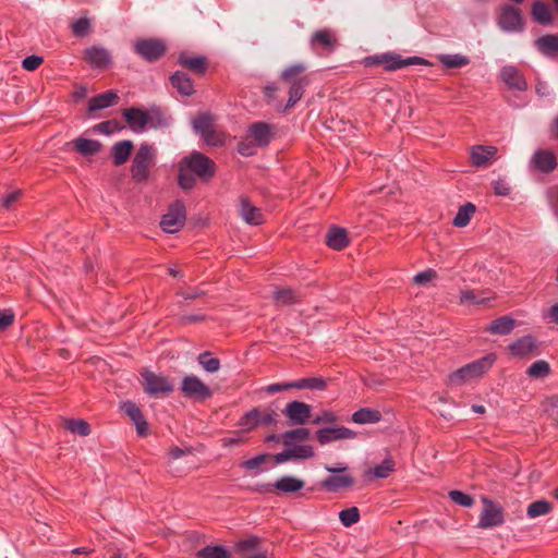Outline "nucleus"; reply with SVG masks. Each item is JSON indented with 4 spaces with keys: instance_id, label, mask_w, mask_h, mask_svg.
I'll return each mask as SVG.
<instances>
[{
    "instance_id": "obj_1",
    "label": "nucleus",
    "mask_w": 558,
    "mask_h": 558,
    "mask_svg": "<svg viewBox=\"0 0 558 558\" xmlns=\"http://www.w3.org/2000/svg\"><path fill=\"white\" fill-rule=\"evenodd\" d=\"M307 66L304 63H294L284 68L280 74V80L289 85L288 102L276 105L278 110L287 111L293 108L303 97L306 87L310 85L311 78L306 74Z\"/></svg>"
},
{
    "instance_id": "obj_2",
    "label": "nucleus",
    "mask_w": 558,
    "mask_h": 558,
    "mask_svg": "<svg viewBox=\"0 0 558 558\" xmlns=\"http://www.w3.org/2000/svg\"><path fill=\"white\" fill-rule=\"evenodd\" d=\"M365 66L383 65L386 71H396L410 65H428L429 62L421 57L402 58L401 54L387 52L368 56L363 61Z\"/></svg>"
},
{
    "instance_id": "obj_3",
    "label": "nucleus",
    "mask_w": 558,
    "mask_h": 558,
    "mask_svg": "<svg viewBox=\"0 0 558 558\" xmlns=\"http://www.w3.org/2000/svg\"><path fill=\"white\" fill-rule=\"evenodd\" d=\"M156 150L153 145L142 143L131 166V177L134 182L142 183L148 180L149 171L155 166Z\"/></svg>"
},
{
    "instance_id": "obj_4",
    "label": "nucleus",
    "mask_w": 558,
    "mask_h": 558,
    "mask_svg": "<svg viewBox=\"0 0 558 558\" xmlns=\"http://www.w3.org/2000/svg\"><path fill=\"white\" fill-rule=\"evenodd\" d=\"M194 131L201 135L208 146L225 145V134L215 128V118L210 113H199L192 121Z\"/></svg>"
},
{
    "instance_id": "obj_5",
    "label": "nucleus",
    "mask_w": 558,
    "mask_h": 558,
    "mask_svg": "<svg viewBox=\"0 0 558 558\" xmlns=\"http://www.w3.org/2000/svg\"><path fill=\"white\" fill-rule=\"evenodd\" d=\"M496 359L495 353H489L486 356L461 367L450 376L451 383L454 385H461L468 380L481 377L493 366Z\"/></svg>"
},
{
    "instance_id": "obj_6",
    "label": "nucleus",
    "mask_w": 558,
    "mask_h": 558,
    "mask_svg": "<svg viewBox=\"0 0 558 558\" xmlns=\"http://www.w3.org/2000/svg\"><path fill=\"white\" fill-rule=\"evenodd\" d=\"M191 173L201 178L202 180H209L216 173L215 162L199 151H193L190 156L184 157L180 161Z\"/></svg>"
},
{
    "instance_id": "obj_7",
    "label": "nucleus",
    "mask_w": 558,
    "mask_h": 558,
    "mask_svg": "<svg viewBox=\"0 0 558 558\" xmlns=\"http://www.w3.org/2000/svg\"><path fill=\"white\" fill-rule=\"evenodd\" d=\"M186 220V209L182 201L170 204L168 211L161 217L160 227L167 233L179 232Z\"/></svg>"
},
{
    "instance_id": "obj_8",
    "label": "nucleus",
    "mask_w": 558,
    "mask_h": 558,
    "mask_svg": "<svg viewBox=\"0 0 558 558\" xmlns=\"http://www.w3.org/2000/svg\"><path fill=\"white\" fill-rule=\"evenodd\" d=\"M497 23L502 31L508 33H520L525 26L521 9L510 4L500 8Z\"/></svg>"
},
{
    "instance_id": "obj_9",
    "label": "nucleus",
    "mask_w": 558,
    "mask_h": 558,
    "mask_svg": "<svg viewBox=\"0 0 558 558\" xmlns=\"http://www.w3.org/2000/svg\"><path fill=\"white\" fill-rule=\"evenodd\" d=\"M311 49L319 56L332 53L339 46L338 38L333 31L322 28L315 31L310 38Z\"/></svg>"
},
{
    "instance_id": "obj_10",
    "label": "nucleus",
    "mask_w": 558,
    "mask_h": 558,
    "mask_svg": "<svg viewBox=\"0 0 558 558\" xmlns=\"http://www.w3.org/2000/svg\"><path fill=\"white\" fill-rule=\"evenodd\" d=\"M325 470L337 475L328 476L322 482V486L328 492H337L341 488L353 486L354 478L347 474L348 465L345 463H337L336 466L325 465Z\"/></svg>"
},
{
    "instance_id": "obj_11",
    "label": "nucleus",
    "mask_w": 558,
    "mask_h": 558,
    "mask_svg": "<svg viewBox=\"0 0 558 558\" xmlns=\"http://www.w3.org/2000/svg\"><path fill=\"white\" fill-rule=\"evenodd\" d=\"M134 51L145 61L155 62L165 56L167 46L161 39L146 38L134 44Z\"/></svg>"
},
{
    "instance_id": "obj_12",
    "label": "nucleus",
    "mask_w": 558,
    "mask_h": 558,
    "mask_svg": "<svg viewBox=\"0 0 558 558\" xmlns=\"http://www.w3.org/2000/svg\"><path fill=\"white\" fill-rule=\"evenodd\" d=\"M142 378L144 391L150 396H167L173 391V385L162 375L145 371Z\"/></svg>"
},
{
    "instance_id": "obj_13",
    "label": "nucleus",
    "mask_w": 558,
    "mask_h": 558,
    "mask_svg": "<svg viewBox=\"0 0 558 558\" xmlns=\"http://www.w3.org/2000/svg\"><path fill=\"white\" fill-rule=\"evenodd\" d=\"M558 166L556 154L551 149L539 148L536 149L530 161L529 169L544 174H549Z\"/></svg>"
},
{
    "instance_id": "obj_14",
    "label": "nucleus",
    "mask_w": 558,
    "mask_h": 558,
    "mask_svg": "<svg viewBox=\"0 0 558 558\" xmlns=\"http://www.w3.org/2000/svg\"><path fill=\"white\" fill-rule=\"evenodd\" d=\"M509 353L514 359H531L539 354L538 342L533 336H523L511 342Z\"/></svg>"
},
{
    "instance_id": "obj_15",
    "label": "nucleus",
    "mask_w": 558,
    "mask_h": 558,
    "mask_svg": "<svg viewBox=\"0 0 558 558\" xmlns=\"http://www.w3.org/2000/svg\"><path fill=\"white\" fill-rule=\"evenodd\" d=\"M182 393L190 399L205 400L213 396L210 388L195 375H187L182 379Z\"/></svg>"
},
{
    "instance_id": "obj_16",
    "label": "nucleus",
    "mask_w": 558,
    "mask_h": 558,
    "mask_svg": "<svg viewBox=\"0 0 558 558\" xmlns=\"http://www.w3.org/2000/svg\"><path fill=\"white\" fill-rule=\"evenodd\" d=\"M483 504L484 507L477 526L481 529H489L502 524L504 514L501 507L486 497H483Z\"/></svg>"
},
{
    "instance_id": "obj_17",
    "label": "nucleus",
    "mask_w": 558,
    "mask_h": 558,
    "mask_svg": "<svg viewBox=\"0 0 558 558\" xmlns=\"http://www.w3.org/2000/svg\"><path fill=\"white\" fill-rule=\"evenodd\" d=\"M277 416L274 410L259 411L258 409H253L241 418L240 425L247 430L253 429L259 424L269 426L277 422Z\"/></svg>"
},
{
    "instance_id": "obj_18",
    "label": "nucleus",
    "mask_w": 558,
    "mask_h": 558,
    "mask_svg": "<svg viewBox=\"0 0 558 558\" xmlns=\"http://www.w3.org/2000/svg\"><path fill=\"white\" fill-rule=\"evenodd\" d=\"M499 76L509 89L525 92L529 87L523 73L514 65L502 66Z\"/></svg>"
},
{
    "instance_id": "obj_19",
    "label": "nucleus",
    "mask_w": 558,
    "mask_h": 558,
    "mask_svg": "<svg viewBox=\"0 0 558 558\" xmlns=\"http://www.w3.org/2000/svg\"><path fill=\"white\" fill-rule=\"evenodd\" d=\"M311 411L310 404L301 401H291L286 405L283 413L291 424L304 425L312 416Z\"/></svg>"
},
{
    "instance_id": "obj_20",
    "label": "nucleus",
    "mask_w": 558,
    "mask_h": 558,
    "mask_svg": "<svg viewBox=\"0 0 558 558\" xmlns=\"http://www.w3.org/2000/svg\"><path fill=\"white\" fill-rule=\"evenodd\" d=\"M498 149L492 145H475L471 147L470 157L472 166L486 168L497 159Z\"/></svg>"
},
{
    "instance_id": "obj_21",
    "label": "nucleus",
    "mask_w": 558,
    "mask_h": 558,
    "mask_svg": "<svg viewBox=\"0 0 558 558\" xmlns=\"http://www.w3.org/2000/svg\"><path fill=\"white\" fill-rule=\"evenodd\" d=\"M495 300L489 290L465 289L460 292V303L468 306H483L485 308Z\"/></svg>"
},
{
    "instance_id": "obj_22",
    "label": "nucleus",
    "mask_w": 558,
    "mask_h": 558,
    "mask_svg": "<svg viewBox=\"0 0 558 558\" xmlns=\"http://www.w3.org/2000/svg\"><path fill=\"white\" fill-rule=\"evenodd\" d=\"M85 60L97 69H107L112 61L111 53L108 49L100 46H92L84 51Z\"/></svg>"
},
{
    "instance_id": "obj_23",
    "label": "nucleus",
    "mask_w": 558,
    "mask_h": 558,
    "mask_svg": "<svg viewBox=\"0 0 558 558\" xmlns=\"http://www.w3.org/2000/svg\"><path fill=\"white\" fill-rule=\"evenodd\" d=\"M146 111L136 107H130L122 111V117L134 133H143L148 125Z\"/></svg>"
},
{
    "instance_id": "obj_24",
    "label": "nucleus",
    "mask_w": 558,
    "mask_h": 558,
    "mask_svg": "<svg viewBox=\"0 0 558 558\" xmlns=\"http://www.w3.org/2000/svg\"><path fill=\"white\" fill-rule=\"evenodd\" d=\"M178 63L197 75H204L208 69V60L205 56H190L186 52L180 53Z\"/></svg>"
},
{
    "instance_id": "obj_25",
    "label": "nucleus",
    "mask_w": 558,
    "mask_h": 558,
    "mask_svg": "<svg viewBox=\"0 0 558 558\" xmlns=\"http://www.w3.org/2000/svg\"><path fill=\"white\" fill-rule=\"evenodd\" d=\"M535 49L546 58L558 56V35L547 34L538 37L533 43Z\"/></svg>"
},
{
    "instance_id": "obj_26",
    "label": "nucleus",
    "mask_w": 558,
    "mask_h": 558,
    "mask_svg": "<svg viewBox=\"0 0 558 558\" xmlns=\"http://www.w3.org/2000/svg\"><path fill=\"white\" fill-rule=\"evenodd\" d=\"M121 410L132 420V422L136 426V430L141 436H145L148 430V425L146 420L144 418L142 411L140 408L131 402L126 401L121 404Z\"/></svg>"
},
{
    "instance_id": "obj_27",
    "label": "nucleus",
    "mask_w": 558,
    "mask_h": 558,
    "mask_svg": "<svg viewBox=\"0 0 558 558\" xmlns=\"http://www.w3.org/2000/svg\"><path fill=\"white\" fill-rule=\"evenodd\" d=\"M248 135L255 141L256 145L267 146L272 138L271 126L265 122L253 123L248 128Z\"/></svg>"
},
{
    "instance_id": "obj_28",
    "label": "nucleus",
    "mask_w": 558,
    "mask_h": 558,
    "mask_svg": "<svg viewBox=\"0 0 558 558\" xmlns=\"http://www.w3.org/2000/svg\"><path fill=\"white\" fill-rule=\"evenodd\" d=\"M531 15L533 21L539 25H551L554 23L549 5L542 0H536L532 3Z\"/></svg>"
},
{
    "instance_id": "obj_29",
    "label": "nucleus",
    "mask_w": 558,
    "mask_h": 558,
    "mask_svg": "<svg viewBox=\"0 0 558 558\" xmlns=\"http://www.w3.org/2000/svg\"><path fill=\"white\" fill-rule=\"evenodd\" d=\"M326 244L336 251H341L349 244L347 230L340 227H331L326 235Z\"/></svg>"
},
{
    "instance_id": "obj_30",
    "label": "nucleus",
    "mask_w": 558,
    "mask_h": 558,
    "mask_svg": "<svg viewBox=\"0 0 558 558\" xmlns=\"http://www.w3.org/2000/svg\"><path fill=\"white\" fill-rule=\"evenodd\" d=\"M240 215L250 225H260L264 220L260 209L252 205L246 197H241Z\"/></svg>"
},
{
    "instance_id": "obj_31",
    "label": "nucleus",
    "mask_w": 558,
    "mask_h": 558,
    "mask_svg": "<svg viewBox=\"0 0 558 558\" xmlns=\"http://www.w3.org/2000/svg\"><path fill=\"white\" fill-rule=\"evenodd\" d=\"M171 85L178 90L182 96H191L194 94V84L191 77L182 71H175L170 76Z\"/></svg>"
},
{
    "instance_id": "obj_32",
    "label": "nucleus",
    "mask_w": 558,
    "mask_h": 558,
    "mask_svg": "<svg viewBox=\"0 0 558 558\" xmlns=\"http://www.w3.org/2000/svg\"><path fill=\"white\" fill-rule=\"evenodd\" d=\"M119 95L113 90H108L93 97L88 102V111L94 112L97 110L109 108L119 101Z\"/></svg>"
},
{
    "instance_id": "obj_33",
    "label": "nucleus",
    "mask_w": 558,
    "mask_h": 558,
    "mask_svg": "<svg viewBox=\"0 0 558 558\" xmlns=\"http://www.w3.org/2000/svg\"><path fill=\"white\" fill-rule=\"evenodd\" d=\"M134 145L130 140H124L116 143L111 149L113 163L116 166L124 165L129 160Z\"/></svg>"
},
{
    "instance_id": "obj_34",
    "label": "nucleus",
    "mask_w": 558,
    "mask_h": 558,
    "mask_svg": "<svg viewBox=\"0 0 558 558\" xmlns=\"http://www.w3.org/2000/svg\"><path fill=\"white\" fill-rule=\"evenodd\" d=\"M517 325V322L510 316H500L493 320L486 330L493 335L506 336L509 335Z\"/></svg>"
},
{
    "instance_id": "obj_35",
    "label": "nucleus",
    "mask_w": 558,
    "mask_h": 558,
    "mask_svg": "<svg viewBox=\"0 0 558 558\" xmlns=\"http://www.w3.org/2000/svg\"><path fill=\"white\" fill-rule=\"evenodd\" d=\"M74 148L82 156H94L101 149V144L95 140L78 137L73 142Z\"/></svg>"
},
{
    "instance_id": "obj_36",
    "label": "nucleus",
    "mask_w": 558,
    "mask_h": 558,
    "mask_svg": "<svg viewBox=\"0 0 558 558\" xmlns=\"http://www.w3.org/2000/svg\"><path fill=\"white\" fill-rule=\"evenodd\" d=\"M146 111V119L148 120V128L163 129L169 126V119L165 116L159 107H150Z\"/></svg>"
},
{
    "instance_id": "obj_37",
    "label": "nucleus",
    "mask_w": 558,
    "mask_h": 558,
    "mask_svg": "<svg viewBox=\"0 0 558 558\" xmlns=\"http://www.w3.org/2000/svg\"><path fill=\"white\" fill-rule=\"evenodd\" d=\"M381 420V413L371 408H362L352 414V421L356 424H374Z\"/></svg>"
},
{
    "instance_id": "obj_38",
    "label": "nucleus",
    "mask_w": 558,
    "mask_h": 558,
    "mask_svg": "<svg viewBox=\"0 0 558 558\" xmlns=\"http://www.w3.org/2000/svg\"><path fill=\"white\" fill-rule=\"evenodd\" d=\"M304 485V481L288 475L279 478L274 487L282 493H295L302 489Z\"/></svg>"
},
{
    "instance_id": "obj_39",
    "label": "nucleus",
    "mask_w": 558,
    "mask_h": 558,
    "mask_svg": "<svg viewBox=\"0 0 558 558\" xmlns=\"http://www.w3.org/2000/svg\"><path fill=\"white\" fill-rule=\"evenodd\" d=\"M476 211V207L472 203H466L463 206H461L453 218L452 225L457 228H464L466 227L474 213Z\"/></svg>"
},
{
    "instance_id": "obj_40",
    "label": "nucleus",
    "mask_w": 558,
    "mask_h": 558,
    "mask_svg": "<svg viewBox=\"0 0 558 558\" xmlns=\"http://www.w3.org/2000/svg\"><path fill=\"white\" fill-rule=\"evenodd\" d=\"M311 432L307 428L300 427L292 430H288L280 436L281 442L286 447H290L294 441H304L310 438Z\"/></svg>"
},
{
    "instance_id": "obj_41",
    "label": "nucleus",
    "mask_w": 558,
    "mask_h": 558,
    "mask_svg": "<svg viewBox=\"0 0 558 558\" xmlns=\"http://www.w3.org/2000/svg\"><path fill=\"white\" fill-rule=\"evenodd\" d=\"M393 470H395V461L391 459H385L380 464L368 470L366 472V476H368L369 478H373V477L386 478L391 474V472Z\"/></svg>"
},
{
    "instance_id": "obj_42",
    "label": "nucleus",
    "mask_w": 558,
    "mask_h": 558,
    "mask_svg": "<svg viewBox=\"0 0 558 558\" xmlns=\"http://www.w3.org/2000/svg\"><path fill=\"white\" fill-rule=\"evenodd\" d=\"M295 389L325 390L327 381L322 377H310L294 380Z\"/></svg>"
},
{
    "instance_id": "obj_43",
    "label": "nucleus",
    "mask_w": 558,
    "mask_h": 558,
    "mask_svg": "<svg viewBox=\"0 0 558 558\" xmlns=\"http://www.w3.org/2000/svg\"><path fill=\"white\" fill-rule=\"evenodd\" d=\"M440 63L447 69L463 68L470 63V59L465 56L454 54H441L439 56Z\"/></svg>"
},
{
    "instance_id": "obj_44",
    "label": "nucleus",
    "mask_w": 558,
    "mask_h": 558,
    "mask_svg": "<svg viewBox=\"0 0 558 558\" xmlns=\"http://www.w3.org/2000/svg\"><path fill=\"white\" fill-rule=\"evenodd\" d=\"M63 426L71 433L80 436H87L90 433V427L84 420L65 418L63 420Z\"/></svg>"
},
{
    "instance_id": "obj_45",
    "label": "nucleus",
    "mask_w": 558,
    "mask_h": 558,
    "mask_svg": "<svg viewBox=\"0 0 558 558\" xmlns=\"http://www.w3.org/2000/svg\"><path fill=\"white\" fill-rule=\"evenodd\" d=\"M274 298L277 304L289 305L299 302L301 295L290 288H284L276 291Z\"/></svg>"
},
{
    "instance_id": "obj_46",
    "label": "nucleus",
    "mask_w": 558,
    "mask_h": 558,
    "mask_svg": "<svg viewBox=\"0 0 558 558\" xmlns=\"http://www.w3.org/2000/svg\"><path fill=\"white\" fill-rule=\"evenodd\" d=\"M553 509V506L549 501L545 499L536 500L529 505L526 509V513L531 519L537 518L539 515H545L549 513Z\"/></svg>"
},
{
    "instance_id": "obj_47",
    "label": "nucleus",
    "mask_w": 558,
    "mask_h": 558,
    "mask_svg": "<svg viewBox=\"0 0 558 558\" xmlns=\"http://www.w3.org/2000/svg\"><path fill=\"white\" fill-rule=\"evenodd\" d=\"M550 373L549 364L544 360L534 362L526 371L532 378H544Z\"/></svg>"
},
{
    "instance_id": "obj_48",
    "label": "nucleus",
    "mask_w": 558,
    "mask_h": 558,
    "mask_svg": "<svg viewBox=\"0 0 558 558\" xmlns=\"http://www.w3.org/2000/svg\"><path fill=\"white\" fill-rule=\"evenodd\" d=\"M199 558H230V553L222 546H206L197 553Z\"/></svg>"
},
{
    "instance_id": "obj_49",
    "label": "nucleus",
    "mask_w": 558,
    "mask_h": 558,
    "mask_svg": "<svg viewBox=\"0 0 558 558\" xmlns=\"http://www.w3.org/2000/svg\"><path fill=\"white\" fill-rule=\"evenodd\" d=\"M197 361L208 373H216L220 368V361L216 357H211L209 352L201 353Z\"/></svg>"
},
{
    "instance_id": "obj_50",
    "label": "nucleus",
    "mask_w": 558,
    "mask_h": 558,
    "mask_svg": "<svg viewBox=\"0 0 558 558\" xmlns=\"http://www.w3.org/2000/svg\"><path fill=\"white\" fill-rule=\"evenodd\" d=\"M72 33L77 37H85L92 32V22L87 17H80L71 25Z\"/></svg>"
},
{
    "instance_id": "obj_51",
    "label": "nucleus",
    "mask_w": 558,
    "mask_h": 558,
    "mask_svg": "<svg viewBox=\"0 0 558 558\" xmlns=\"http://www.w3.org/2000/svg\"><path fill=\"white\" fill-rule=\"evenodd\" d=\"M259 543V539L255 536H251L246 539L240 541L236 544V551L241 554L243 557L247 555H252L255 553V549Z\"/></svg>"
},
{
    "instance_id": "obj_52",
    "label": "nucleus",
    "mask_w": 558,
    "mask_h": 558,
    "mask_svg": "<svg viewBox=\"0 0 558 558\" xmlns=\"http://www.w3.org/2000/svg\"><path fill=\"white\" fill-rule=\"evenodd\" d=\"M339 519L344 526H351L359 522L360 511L356 507L347 508L339 513Z\"/></svg>"
},
{
    "instance_id": "obj_53",
    "label": "nucleus",
    "mask_w": 558,
    "mask_h": 558,
    "mask_svg": "<svg viewBox=\"0 0 558 558\" xmlns=\"http://www.w3.org/2000/svg\"><path fill=\"white\" fill-rule=\"evenodd\" d=\"M179 167V185L184 190L192 189L195 185L194 177L191 173H189L190 171L185 167H183L181 162Z\"/></svg>"
},
{
    "instance_id": "obj_54",
    "label": "nucleus",
    "mask_w": 558,
    "mask_h": 558,
    "mask_svg": "<svg viewBox=\"0 0 558 558\" xmlns=\"http://www.w3.org/2000/svg\"><path fill=\"white\" fill-rule=\"evenodd\" d=\"M292 459H308L314 456V450L308 445L290 446Z\"/></svg>"
},
{
    "instance_id": "obj_55",
    "label": "nucleus",
    "mask_w": 558,
    "mask_h": 558,
    "mask_svg": "<svg viewBox=\"0 0 558 558\" xmlns=\"http://www.w3.org/2000/svg\"><path fill=\"white\" fill-rule=\"evenodd\" d=\"M437 278V271L433 268H428L422 272L416 274L413 277V282L417 286H426L428 282Z\"/></svg>"
},
{
    "instance_id": "obj_56",
    "label": "nucleus",
    "mask_w": 558,
    "mask_h": 558,
    "mask_svg": "<svg viewBox=\"0 0 558 558\" xmlns=\"http://www.w3.org/2000/svg\"><path fill=\"white\" fill-rule=\"evenodd\" d=\"M330 432V435L332 437V440H341V439H353L356 437V433L344 427H335V428H328Z\"/></svg>"
},
{
    "instance_id": "obj_57",
    "label": "nucleus",
    "mask_w": 558,
    "mask_h": 558,
    "mask_svg": "<svg viewBox=\"0 0 558 558\" xmlns=\"http://www.w3.org/2000/svg\"><path fill=\"white\" fill-rule=\"evenodd\" d=\"M449 496L452 501L463 507H471L474 504V500L470 495H466L460 490H451L449 492Z\"/></svg>"
},
{
    "instance_id": "obj_58",
    "label": "nucleus",
    "mask_w": 558,
    "mask_h": 558,
    "mask_svg": "<svg viewBox=\"0 0 558 558\" xmlns=\"http://www.w3.org/2000/svg\"><path fill=\"white\" fill-rule=\"evenodd\" d=\"M119 123L116 120L104 121L95 125V130L104 134H112L114 131L120 130Z\"/></svg>"
},
{
    "instance_id": "obj_59",
    "label": "nucleus",
    "mask_w": 558,
    "mask_h": 558,
    "mask_svg": "<svg viewBox=\"0 0 558 558\" xmlns=\"http://www.w3.org/2000/svg\"><path fill=\"white\" fill-rule=\"evenodd\" d=\"M43 61H44V59L41 57L32 54V56L26 57L22 61V66L26 71H35L39 68V65L43 63Z\"/></svg>"
},
{
    "instance_id": "obj_60",
    "label": "nucleus",
    "mask_w": 558,
    "mask_h": 558,
    "mask_svg": "<svg viewBox=\"0 0 558 558\" xmlns=\"http://www.w3.org/2000/svg\"><path fill=\"white\" fill-rule=\"evenodd\" d=\"M337 415L331 412V411H322L320 414L316 415L313 420H312V423L313 424H323V423H329V424H332V423H336L337 422Z\"/></svg>"
},
{
    "instance_id": "obj_61",
    "label": "nucleus",
    "mask_w": 558,
    "mask_h": 558,
    "mask_svg": "<svg viewBox=\"0 0 558 558\" xmlns=\"http://www.w3.org/2000/svg\"><path fill=\"white\" fill-rule=\"evenodd\" d=\"M493 187L495 194L499 196H508L511 192L510 185L502 179L493 181Z\"/></svg>"
},
{
    "instance_id": "obj_62",
    "label": "nucleus",
    "mask_w": 558,
    "mask_h": 558,
    "mask_svg": "<svg viewBox=\"0 0 558 558\" xmlns=\"http://www.w3.org/2000/svg\"><path fill=\"white\" fill-rule=\"evenodd\" d=\"M269 458V454H259L253 459H250L243 463V466L247 470H255L259 468Z\"/></svg>"
},
{
    "instance_id": "obj_63",
    "label": "nucleus",
    "mask_w": 558,
    "mask_h": 558,
    "mask_svg": "<svg viewBox=\"0 0 558 558\" xmlns=\"http://www.w3.org/2000/svg\"><path fill=\"white\" fill-rule=\"evenodd\" d=\"M292 388L295 389L294 381L269 385L266 387V391L268 393H276V392L292 389Z\"/></svg>"
},
{
    "instance_id": "obj_64",
    "label": "nucleus",
    "mask_w": 558,
    "mask_h": 558,
    "mask_svg": "<svg viewBox=\"0 0 558 558\" xmlns=\"http://www.w3.org/2000/svg\"><path fill=\"white\" fill-rule=\"evenodd\" d=\"M316 437L319 444L323 446L333 441L328 428H322L317 430Z\"/></svg>"
}]
</instances>
